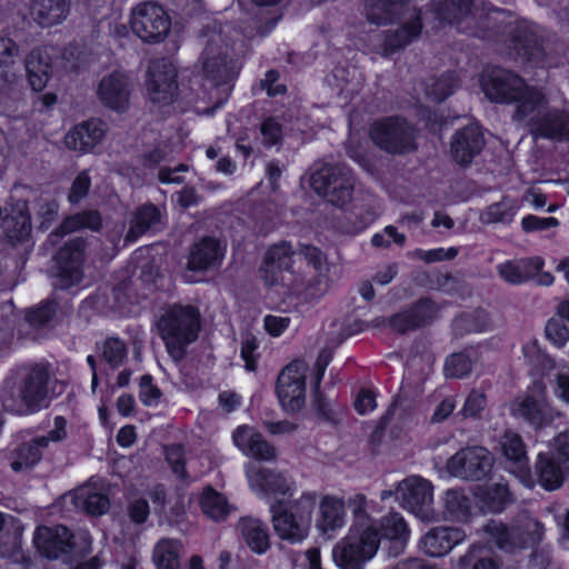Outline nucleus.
<instances>
[{
	"label": "nucleus",
	"instance_id": "aec40b11",
	"mask_svg": "<svg viewBox=\"0 0 569 569\" xmlns=\"http://www.w3.org/2000/svg\"><path fill=\"white\" fill-rule=\"evenodd\" d=\"M486 532L489 541L507 551H513L516 547L533 546L541 537L540 525L532 519L527 520L525 530L509 531L503 525L491 522L487 526Z\"/></svg>",
	"mask_w": 569,
	"mask_h": 569
},
{
	"label": "nucleus",
	"instance_id": "2f4dec72",
	"mask_svg": "<svg viewBox=\"0 0 569 569\" xmlns=\"http://www.w3.org/2000/svg\"><path fill=\"white\" fill-rule=\"evenodd\" d=\"M26 70L32 90L42 91L52 72V56L49 50L32 51L26 61Z\"/></svg>",
	"mask_w": 569,
	"mask_h": 569
},
{
	"label": "nucleus",
	"instance_id": "69168bd1",
	"mask_svg": "<svg viewBox=\"0 0 569 569\" xmlns=\"http://www.w3.org/2000/svg\"><path fill=\"white\" fill-rule=\"evenodd\" d=\"M54 312V302H44L38 308L29 311V313L27 315V320L33 326H43L52 318Z\"/></svg>",
	"mask_w": 569,
	"mask_h": 569
},
{
	"label": "nucleus",
	"instance_id": "c9c22d12",
	"mask_svg": "<svg viewBox=\"0 0 569 569\" xmlns=\"http://www.w3.org/2000/svg\"><path fill=\"white\" fill-rule=\"evenodd\" d=\"M1 228L12 241H20L29 236L31 226L24 202L11 207L10 212L1 218Z\"/></svg>",
	"mask_w": 569,
	"mask_h": 569
},
{
	"label": "nucleus",
	"instance_id": "f257e3e1",
	"mask_svg": "<svg viewBox=\"0 0 569 569\" xmlns=\"http://www.w3.org/2000/svg\"><path fill=\"white\" fill-rule=\"evenodd\" d=\"M353 523L348 535L332 549V558L339 569H365L377 555L381 541H387L395 555L403 550L410 539V529L398 512L376 521L381 512L379 501L356 493L348 499Z\"/></svg>",
	"mask_w": 569,
	"mask_h": 569
},
{
	"label": "nucleus",
	"instance_id": "4468645a",
	"mask_svg": "<svg viewBox=\"0 0 569 569\" xmlns=\"http://www.w3.org/2000/svg\"><path fill=\"white\" fill-rule=\"evenodd\" d=\"M307 370L303 361H293L280 372L276 390L286 412H297L305 406Z\"/></svg>",
	"mask_w": 569,
	"mask_h": 569
},
{
	"label": "nucleus",
	"instance_id": "09e8293b",
	"mask_svg": "<svg viewBox=\"0 0 569 569\" xmlns=\"http://www.w3.org/2000/svg\"><path fill=\"white\" fill-rule=\"evenodd\" d=\"M457 569H498V566L482 549L473 546L459 559Z\"/></svg>",
	"mask_w": 569,
	"mask_h": 569
},
{
	"label": "nucleus",
	"instance_id": "bb28decb",
	"mask_svg": "<svg viewBox=\"0 0 569 569\" xmlns=\"http://www.w3.org/2000/svg\"><path fill=\"white\" fill-rule=\"evenodd\" d=\"M83 253V242L79 239L70 240L57 254V261L60 267V286L63 288L80 284L81 282V262Z\"/></svg>",
	"mask_w": 569,
	"mask_h": 569
},
{
	"label": "nucleus",
	"instance_id": "603ef678",
	"mask_svg": "<svg viewBox=\"0 0 569 569\" xmlns=\"http://www.w3.org/2000/svg\"><path fill=\"white\" fill-rule=\"evenodd\" d=\"M471 370V359L466 353H453L447 358L445 373L450 378H461Z\"/></svg>",
	"mask_w": 569,
	"mask_h": 569
},
{
	"label": "nucleus",
	"instance_id": "58836bf2",
	"mask_svg": "<svg viewBox=\"0 0 569 569\" xmlns=\"http://www.w3.org/2000/svg\"><path fill=\"white\" fill-rule=\"evenodd\" d=\"M435 315V305L429 300H422L411 311L395 316L390 320V326L395 330L406 331L426 323Z\"/></svg>",
	"mask_w": 569,
	"mask_h": 569
},
{
	"label": "nucleus",
	"instance_id": "ea45409f",
	"mask_svg": "<svg viewBox=\"0 0 569 569\" xmlns=\"http://www.w3.org/2000/svg\"><path fill=\"white\" fill-rule=\"evenodd\" d=\"M475 500L480 509L490 512H499L510 500V493L506 485L488 482L483 489L475 493Z\"/></svg>",
	"mask_w": 569,
	"mask_h": 569
},
{
	"label": "nucleus",
	"instance_id": "c03bdc74",
	"mask_svg": "<svg viewBox=\"0 0 569 569\" xmlns=\"http://www.w3.org/2000/svg\"><path fill=\"white\" fill-rule=\"evenodd\" d=\"M161 211L152 204H144L139 208L130 222L127 241L133 242L142 233L157 227L161 222Z\"/></svg>",
	"mask_w": 569,
	"mask_h": 569
},
{
	"label": "nucleus",
	"instance_id": "e433bc0d",
	"mask_svg": "<svg viewBox=\"0 0 569 569\" xmlns=\"http://www.w3.org/2000/svg\"><path fill=\"white\" fill-rule=\"evenodd\" d=\"M239 528L246 545L251 551L261 555L269 549V532L261 520L256 518H243L239 523Z\"/></svg>",
	"mask_w": 569,
	"mask_h": 569
},
{
	"label": "nucleus",
	"instance_id": "864d4df0",
	"mask_svg": "<svg viewBox=\"0 0 569 569\" xmlns=\"http://www.w3.org/2000/svg\"><path fill=\"white\" fill-rule=\"evenodd\" d=\"M522 356L525 361L530 366H542L550 369L555 361L548 359L541 351L536 340H529L522 346Z\"/></svg>",
	"mask_w": 569,
	"mask_h": 569
},
{
	"label": "nucleus",
	"instance_id": "4d7b16f0",
	"mask_svg": "<svg viewBox=\"0 0 569 569\" xmlns=\"http://www.w3.org/2000/svg\"><path fill=\"white\" fill-rule=\"evenodd\" d=\"M261 137L267 146H273L283 136V127L276 118H268L261 123Z\"/></svg>",
	"mask_w": 569,
	"mask_h": 569
},
{
	"label": "nucleus",
	"instance_id": "338daca9",
	"mask_svg": "<svg viewBox=\"0 0 569 569\" xmlns=\"http://www.w3.org/2000/svg\"><path fill=\"white\" fill-rule=\"evenodd\" d=\"M160 390L152 385L149 376H143L140 381V400L146 406H156L160 400Z\"/></svg>",
	"mask_w": 569,
	"mask_h": 569
},
{
	"label": "nucleus",
	"instance_id": "a211bd4d",
	"mask_svg": "<svg viewBox=\"0 0 569 569\" xmlns=\"http://www.w3.org/2000/svg\"><path fill=\"white\" fill-rule=\"evenodd\" d=\"M146 89L149 99L158 107L169 106L176 97V69L167 60L153 61L148 69Z\"/></svg>",
	"mask_w": 569,
	"mask_h": 569
},
{
	"label": "nucleus",
	"instance_id": "bf43d9fd",
	"mask_svg": "<svg viewBox=\"0 0 569 569\" xmlns=\"http://www.w3.org/2000/svg\"><path fill=\"white\" fill-rule=\"evenodd\" d=\"M547 338L557 347H562L569 339V329L560 319H550L546 326Z\"/></svg>",
	"mask_w": 569,
	"mask_h": 569
},
{
	"label": "nucleus",
	"instance_id": "49530a36",
	"mask_svg": "<svg viewBox=\"0 0 569 569\" xmlns=\"http://www.w3.org/2000/svg\"><path fill=\"white\" fill-rule=\"evenodd\" d=\"M403 0H370L367 8L368 19L377 24H385L393 19Z\"/></svg>",
	"mask_w": 569,
	"mask_h": 569
},
{
	"label": "nucleus",
	"instance_id": "0eeeda50",
	"mask_svg": "<svg viewBox=\"0 0 569 569\" xmlns=\"http://www.w3.org/2000/svg\"><path fill=\"white\" fill-rule=\"evenodd\" d=\"M158 328L169 353L178 360L183 356L186 346L198 337L199 313L190 306H174L160 318Z\"/></svg>",
	"mask_w": 569,
	"mask_h": 569
},
{
	"label": "nucleus",
	"instance_id": "37998d69",
	"mask_svg": "<svg viewBox=\"0 0 569 569\" xmlns=\"http://www.w3.org/2000/svg\"><path fill=\"white\" fill-rule=\"evenodd\" d=\"M520 208L518 199L505 196L500 201L488 206L481 212L480 219L485 223H510Z\"/></svg>",
	"mask_w": 569,
	"mask_h": 569
},
{
	"label": "nucleus",
	"instance_id": "6e6d98bb",
	"mask_svg": "<svg viewBox=\"0 0 569 569\" xmlns=\"http://www.w3.org/2000/svg\"><path fill=\"white\" fill-rule=\"evenodd\" d=\"M102 356L110 366H119L126 356L124 343L117 338L108 339L103 345Z\"/></svg>",
	"mask_w": 569,
	"mask_h": 569
},
{
	"label": "nucleus",
	"instance_id": "9b49d317",
	"mask_svg": "<svg viewBox=\"0 0 569 569\" xmlns=\"http://www.w3.org/2000/svg\"><path fill=\"white\" fill-rule=\"evenodd\" d=\"M513 417L523 419L535 429H542L552 425L560 417L547 400L542 383L535 382L526 395L519 396L510 403Z\"/></svg>",
	"mask_w": 569,
	"mask_h": 569
},
{
	"label": "nucleus",
	"instance_id": "72a5a7b5",
	"mask_svg": "<svg viewBox=\"0 0 569 569\" xmlns=\"http://www.w3.org/2000/svg\"><path fill=\"white\" fill-rule=\"evenodd\" d=\"M23 528L12 516L0 512V556L17 560Z\"/></svg>",
	"mask_w": 569,
	"mask_h": 569
},
{
	"label": "nucleus",
	"instance_id": "13d9d810",
	"mask_svg": "<svg viewBox=\"0 0 569 569\" xmlns=\"http://www.w3.org/2000/svg\"><path fill=\"white\" fill-rule=\"evenodd\" d=\"M166 458L171 466L173 473L181 479L187 477L184 469V452L181 446H170L166 448Z\"/></svg>",
	"mask_w": 569,
	"mask_h": 569
},
{
	"label": "nucleus",
	"instance_id": "423d86ee",
	"mask_svg": "<svg viewBox=\"0 0 569 569\" xmlns=\"http://www.w3.org/2000/svg\"><path fill=\"white\" fill-rule=\"evenodd\" d=\"M62 390V383L50 380L42 369H33L20 387L6 383L1 393L2 406L14 415H30L46 408L51 398Z\"/></svg>",
	"mask_w": 569,
	"mask_h": 569
},
{
	"label": "nucleus",
	"instance_id": "de8ad7c7",
	"mask_svg": "<svg viewBox=\"0 0 569 569\" xmlns=\"http://www.w3.org/2000/svg\"><path fill=\"white\" fill-rule=\"evenodd\" d=\"M548 380L553 395L569 403V368L562 362L552 363L548 372Z\"/></svg>",
	"mask_w": 569,
	"mask_h": 569
},
{
	"label": "nucleus",
	"instance_id": "0e129e2a",
	"mask_svg": "<svg viewBox=\"0 0 569 569\" xmlns=\"http://www.w3.org/2000/svg\"><path fill=\"white\" fill-rule=\"evenodd\" d=\"M457 256V249L456 248H436L431 250H421L418 249L413 252V257L423 260L426 262H436V261H442L446 259H451Z\"/></svg>",
	"mask_w": 569,
	"mask_h": 569
},
{
	"label": "nucleus",
	"instance_id": "f8f14e48",
	"mask_svg": "<svg viewBox=\"0 0 569 569\" xmlns=\"http://www.w3.org/2000/svg\"><path fill=\"white\" fill-rule=\"evenodd\" d=\"M311 188L335 206H345L352 198L353 177L343 166L326 164L313 171Z\"/></svg>",
	"mask_w": 569,
	"mask_h": 569
},
{
	"label": "nucleus",
	"instance_id": "ddd939ff",
	"mask_svg": "<svg viewBox=\"0 0 569 569\" xmlns=\"http://www.w3.org/2000/svg\"><path fill=\"white\" fill-rule=\"evenodd\" d=\"M130 27L142 41L158 43L169 34L171 20L162 6L156 2H143L132 9Z\"/></svg>",
	"mask_w": 569,
	"mask_h": 569
},
{
	"label": "nucleus",
	"instance_id": "f03ea898",
	"mask_svg": "<svg viewBox=\"0 0 569 569\" xmlns=\"http://www.w3.org/2000/svg\"><path fill=\"white\" fill-rule=\"evenodd\" d=\"M250 490L270 505L271 523L274 533L290 543H301L310 533L317 503V491L307 490L291 500L296 491L286 475L263 468L257 461L243 466Z\"/></svg>",
	"mask_w": 569,
	"mask_h": 569
},
{
	"label": "nucleus",
	"instance_id": "8fccbe9b",
	"mask_svg": "<svg viewBox=\"0 0 569 569\" xmlns=\"http://www.w3.org/2000/svg\"><path fill=\"white\" fill-rule=\"evenodd\" d=\"M100 224L101 219L98 212L89 211L66 219L62 226L60 227V231L62 233H69L82 228L97 230L100 227Z\"/></svg>",
	"mask_w": 569,
	"mask_h": 569
},
{
	"label": "nucleus",
	"instance_id": "473e14b6",
	"mask_svg": "<svg viewBox=\"0 0 569 569\" xmlns=\"http://www.w3.org/2000/svg\"><path fill=\"white\" fill-rule=\"evenodd\" d=\"M470 4L471 0H436L431 10L437 20L456 24L460 30H465L462 23L471 13Z\"/></svg>",
	"mask_w": 569,
	"mask_h": 569
},
{
	"label": "nucleus",
	"instance_id": "cd10ccee",
	"mask_svg": "<svg viewBox=\"0 0 569 569\" xmlns=\"http://www.w3.org/2000/svg\"><path fill=\"white\" fill-rule=\"evenodd\" d=\"M69 497L76 508L91 515H102L109 509V499L106 496L103 483L99 479H91L89 483L79 487Z\"/></svg>",
	"mask_w": 569,
	"mask_h": 569
},
{
	"label": "nucleus",
	"instance_id": "79ce46f5",
	"mask_svg": "<svg viewBox=\"0 0 569 569\" xmlns=\"http://www.w3.org/2000/svg\"><path fill=\"white\" fill-rule=\"evenodd\" d=\"M201 511L214 521L224 520L231 511L226 496L211 487H206L198 499Z\"/></svg>",
	"mask_w": 569,
	"mask_h": 569
},
{
	"label": "nucleus",
	"instance_id": "4c0bfd02",
	"mask_svg": "<svg viewBox=\"0 0 569 569\" xmlns=\"http://www.w3.org/2000/svg\"><path fill=\"white\" fill-rule=\"evenodd\" d=\"M182 542L178 539L162 538L153 547L152 562L156 569H180Z\"/></svg>",
	"mask_w": 569,
	"mask_h": 569
},
{
	"label": "nucleus",
	"instance_id": "6ab92c4d",
	"mask_svg": "<svg viewBox=\"0 0 569 569\" xmlns=\"http://www.w3.org/2000/svg\"><path fill=\"white\" fill-rule=\"evenodd\" d=\"M132 92V81L122 70H113L101 77L97 87V97L107 108L117 112L128 109Z\"/></svg>",
	"mask_w": 569,
	"mask_h": 569
},
{
	"label": "nucleus",
	"instance_id": "c85d7f7f",
	"mask_svg": "<svg viewBox=\"0 0 569 569\" xmlns=\"http://www.w3.org/2000/svg\"><path fill=\"white\" fill-rule=\"evenodd\" d=\"M106 124L100 120H89L74 126L64 138L66 146L74 151L89 152L102 140Z\"/></svg>",
	"mask_w": 569,
	"mask_h": 569
},
{
	"label": "nucleus",
	"instance_id": "e2e57ef3",
	"mask_svg": "<svg viewBox=\"0 0 569 569\" xmlns=\"http://www.w3.org/2000/svg\"><path fill=\"white\" fill-rule=\"evenodd\" d=\"M405 234L399 233L392 226H387L381 232L376 233L371 242L375 247H389L391 243L403 244Z\"/></svg>",
	"mask_w": 569,
	"mask_h": 569
},
{
	"label": "nucleus",
	"instance_id": "5701e85b",
	"mask_svg": "<svg viewBox=\"0 0 569 569\" xmlns=\"http://www.w3.org/2000/svg\"><path fill=\"white\" fill-rule=\"evenodd\" d=\"M545 261L540 257L529 259L507 261L499 264L498 271L500 276L510 283H521L528 279H533L538 284L551 286L553 276L543 271Z\"/></svg>",
	"mask_w": 569,
	"mask_h": 569
},
{
	"label": "nucleus",
	"instance_id": "393cba45",
	"mask_svg": "<svg viewBox=\"0 0 569 569\" xmlns=\"http://www.w3.org/2000/svg\"><path fill=\"white\" fill-rule=\"evenodd\" d=\"M232 442L242 455L257 461L270 462L277 458L276 448L252 427L239 426L232 433Z\"/></svg>",
	"mask_w": 569,
	"mask_h": 569
},
{
	"label": "nucleus",
	"instance_id": "3c124183",
	"mask_svg": "<svg viewBox=\"0 0 569 569\" xmlns=\"http://www.w3.org/2000/svg\"><path fill=\"white\" fill-rule=\"evenodd\" d=\"M421 31L420 17L412 12L395 36V46L401 47L417 38Z\"/></svg>",
	"mask_w": 569,
	"mask_h": 569
},
{
	"label": "nucleus",
	"instance_id": "dca6fc26",
	"mask_svg": "<svg viewBox=\"0 0 569 569\" xmlns=\"http://www.w3.org/2000/svg\"><path fill=\"white\" fill-rule=\"evenodd\" d=\"M317 513L315 528L328 538L333 539L337 533L347 525V506L345 498L338 495H317Z\"/></svg>",
	"mask_w": 569,
	"mask_h": 569
},
{
	"label": "nucleus",
	"instance_id": "774afa93",
	"mask_svg": "<svg viewBox=\"0 0 569 569\" xmlns=\"http://www.w3.org/2000/svg\"><path fill=\"white\" fill-rule=\"evenodd\" d=\"M82 555H72L70 558L64 561L69 569H100L103 565V560L100 556H94L90 558L89 560H82L89 552Z\"/></svg>",
	"mask_w": 569,
	"mask_h": 569
},
{
	"label": "nucleus",
	"instance_id": "052dcab7",
	"mask_svg": "<svg viewBox=\"0 0 569 569\" xmlns=\"http://www.w3.org/2000/svg\"><path fill=\"white\" fill-rule=\"evenodd\" d=\"M487 400L483 391L473 389L469 392L462 407L466 417H475L486 407Z\"/></svg>",
	"mask_w": 569,
	"mask_h": 569
},
{
	"label": "nucleus",
	"instance_id": "9d476101",
	"mask_svg": "<svg viewBox=\"0 0 569 569\" xmlns=\"http://www.w3.org/2000/svg\"><path fill=\"white\" fill-rule=\"evenodd\" d=\"M565 472L569 473V433L558 435L549 452H540L537 456L535 473L538 483L546 490L558 489L563 480Z\"/></svg>",
	"mask_w": 569,
	"mask_h": 569
},
{
	"label": "nucleus",
	"instance_id": "a878e982",
	"mask_svg": "<svg viewBox=\"0 0 569 569\" xmlns=\"http://www.w3.org/2000/svg\"><path fill=\"white\" fill-rule=\"evenodd\" d=\"M465 539L466 533L460 528L436 527L421 537L418 547L421 552L430 557H442L463 542Z\"/></svg>",
	"mask_w": 569,
	"mask_h": 569
},
{
	"label": "nucleus",
	"instance_id": "f704fd0d",
	"mask_svg": "<svg viewBox=\"0 0 569 569\" xmlns=\"http://www.w3.org/2000/svg\"><path fill=\"white\" fill-rule=\"evenodd\" d=\"M69 7L66 0H33L31 14L39 24L51 27L62 22L68 16Z\"/></svg>",
	"mask_w": 569,
	"mask_h": 569
},
{
	"label": "nucleus",
	"instance_id": "39448f33",
	"mask_svg": "<svg viewBox=\"0 0 569 569\" xmlns=\"http://www.w3.org/2000/svg\"><path fill=\"white\" fill-rule=\"evenodd\" d=\"M204 49L201 53L200 64L203 74L202 91L198 99L213 104L212 108L201 109L197 107L198 113H211L219 108L227 99L230 91V81L233 77L231 59L227 47L223 46L222 32L212 31L206 33Z\"/></svg>",
	"mask_w": 569,
	"mask_h": 569
},
{
	"label": "nucleus",
	"instance_id": "412c9836",
	"mask_svg": "<svg viewBox=\"0 0 569 569\" xmlns=\"http://www.w3.org/2000/svg\"><path fill=\"white\" fill-rule=\"evenodd\" d=\"M499 450L508 462V469L527 488H533L536 479L528 468V458L521 437L513 431H506L498 443Z\"/></svg>",
	"mask_w": 569,
	"mask_h": 569
},
{
	"label": "nucleus",
	"instance_id": "7ed1b4c3",
	"mask_svg": "<svg viewBox=\"0 0 569 569\" xmlns=\"http://www.w3.org/2000/svg\"><path fill=\"white\" fill-rule=\"evenodd\" d=\"M480 84L490 101L516 103V119L528 123L536 138L569 139V113L547 111L545 96L527 87L515 73L500 68L487 69Z\"/></svg>",
	"mask_w": 569,
	"mask_h": 569
},
{
	"label": "nucleus",
	"instance_id": "f3484780",
	"mask_svg": "<svg viewBox=\"0 0 569 569\" xmlns=\"http://www.w3.org/2000/svg\"><path fill=\"white\" fill-rule=\"evenodd\" d=\"M372 141L381 149L401 153L413 147L411 129L399 118L377 121L370 131Z\"/></svg>",
	"mask_w": 569,
	"mask_h": 569
},
{
	"label": "nucleus",
	"instance_id": "c756f323",
	"mask_svg": "<svg viewBox=\"0 0 569 569\" xmlns=\"http://www.w3.org/2000/svg\"><path fill=\"white\" fill-rule=\"evenodd\" d=\"M483 137L477 124L458 131L451 141V156L460 164L469 163L481 150Z\"/></svg>",
	"mask_w": 569,
	"mask_h": 569
},
{
	"label": "nucleus",
	"instance_id": "680f3d73",
	"mask_svg": "<svg viewBox=\"0 0 569 569\" xmlns=\"http://www.w3.org/2000/svg\"><path fill=\"white\" fill-rule=\"evenodd\" d=\"M455 88L456 83L453 77L451 74H447L429 87L427 94L432 99L440 101L450 96Z\"/></svg>",
	"mask_w": 569,
	"mask_h": 569
},
{
	"label": "nucleus",
	"instance_id": "6e6552de",
	"mask_svg": "<svg viewBox=\"0 0 569 569\" xmlns=\"http://www.w3.org/2000/svg\"><path fill=\"white\" fill-rule=\"evenodd\" d=\"M33 542L42 556L63 561L72 555L86 553L91 548V538L88 532L79 531L72 535L63 526L37 528Z\"/></svg>",
	"mask_w": 569,
	"mask_h": 569
},
{
	"label": "nucleus",
	"instance_id": "a18cd8bd",
	"mask_svg": "<svg viewBox=\"0 0 569 569\" xmlns=\"http://www.w3.org/2000/svg\"><path fill=\"white\" fill-rule=\"evenodd\" d=\"M43 449L44 447L38 443L37 438L30 442L23 443L12 451L11 468L14 471H23L33 467L40 461Z\"/></svg>",
	"mask_w": 569,
	"mask_h": 569
},
{
	"label": "nucleus",
	"instance_id": "2eb2a0df",
	"mask_svg": "<svg viewBox=\"0 0 569 569\" xmlns=\"http://www.w3.org/2000/svg\"><path fill=\"white\" fill-rule=\"evenodd\" d=\"M491 453L482 447L462 449L446 463L445 471L449 477L480 480L492 467Z\"/></svg>",
	"mask_w": 569,
	"mask_h": 569
},
{
	"label": "nucleus",
	"instance_id": "b1692460",
	"mask_svg": "<svg viewBox=\"0 0 569 569\" xmlns=\"http://www.w3.org/2000/svg\"><path fill=\"white\" fill-rule=\"evenodd\" d=\"M510 32L516 53L529 61L539 62L543 53L541 29L531 22L517 20Z\"/></svg>",
	"mask_w": 569,
	"mask_h": 569
},
{
	"label": "nucleus",
	"instance_id": "7c9ffc66",
	"mask_svg": "<svg viewBox=\"0 0 569 569\" xmlns=\"http://www.w3.org/2000/svg\"><path fill=\"white\" fill-rule=\"evenodd\" d=\"M224 249L212 238H204L193 246L188 259L190 270H207L219 264L223 258Z\"/></svg>",
	"mask_w": 569,
	"mask_h": 569
},
{
	"label": "nucleus",
	"instance_id": "1a4fd4ad",
	"mask_svg": "<svg viewBox=\"0 0 569 569\" xmlns=\"http://www.w3.org/2000/svg\"><path fill=\"white\" fill-rule=\"evenodd\" d=\"M395 495L399 505L419 518L421 521L430 522L436 520L433 510V486L431 482L419 476H410L401 480L395 492L385 490L380 500H386Z\"/></svg>",
	"mask_w": 569,
	"mask_h": 569
},
{
	"label": "nucleus",
	"instance_id": "20e7f679",
	"mask_svg": "<svg viewBox=\"0 0 569 569\" xmlns=\"http://www.w3.org/2000/svg\"><path fill=\"white\" fill-rule=\"evenodd\" d=\"M295 254L289 242L282 241L273 244L264 254L260 273L266 286L276 288L277 292L281 295L296 297L297 307L305 310L318 302L329 291L330 280L325 273L328 270V264L318 248L303 247L302 254L318 272L317 276L310 277L306 281L301 274L291 269Z\"/></svg>",
	"mask_w": 569,
	"mask_h": 569
},
{
	"label": "nucleus",
	"instance_id": "4be33fe9",
	"mask_svg": "<svg viewBox=\"0 0 569 569\" xmlns=\"http://www.w3.org/2000/svg\"><path fill=\"white\" fill-rule=\"evenodd\" d=\"M17 56L16 43L9 38H0V113L7 112L19 79Z\"/></svg>",
	"mask_w": 569,
	"mask_h": 569
},
{
	"label": "nucleus",
	"instance_id": "5fc2aeb1",
	"mask_svg": "<svg viewBox=\"0 0 569 569\" xmlns=\"http://www.w3.org/2000/svg\"><path fill=\"white\" fill-rule=\"evenodd\" d=\"M68 436L67 420L61 417H54L47 436L37 437L38 443L47 448L50 443L63 441Z\"/></svg>",
	"mask_w": 569,
	"mask_h": 569
},
{
	"label": "nucleus",
	"instance_id": "a19ab883",
	"mask_svg": "<svg viewBox=\"0 0 569 569\" xmlns=\"http://www.w3.org/2000/svg\"><path fill=\"white\" fill-rule=\"evenodd\" d=\"M445 519L466 521L471 515L470 497L462 490L449 489L442 499Z\"/></svg>",
	"mask_w": 569,
	"mask_h": 569
}]
</instances>
